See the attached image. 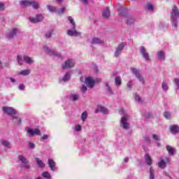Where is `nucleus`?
<instances>
[{"mask_svg":"<svg viewBox=\"0 0 179 179\" xmlns=\"http://www.w3.org/2000/svg\"><path fill=\"white\" fill-rule=\"evenodd\" d=\"M71 79V74L66 73L65 76L60 80V82H68Z\"/></svg>","mask_w":179,"mask_h":179,"instance_id":"29","label":"nucleus"},{"mask_svg":"<svg viewBox=\"0 0 179 179\" xmlns=\"http://www.w3.org/2000/svg\"><path fill=\"white\" fill-rule=\"evenodd\" d=\"M117 12H118L119 16H123V17L127 16V14L128 13V11H127V10L122 7H121L120 8H118Z\"/></svg>","mask_w":179,"mask_h":179,"instance_id":"23","label":"nucleus"},{"mask_svg":"<svg viewBox=\"0 0 179 179\" xmlns=\"http://www.w3.org/2000/svg\"><path fill=\"white\" fill-rule=\"evenodd\" d=\"M162 87L165 93H166V92H169V83H167V81H163L162 84Z\"/></svg>","mask_w":179,"mask_h":179,"instance_id":"25","label":"nucleus"},{"mask_svg":"<svg viewBox=\"0 0 179 179\" xmlns=\"http://www.w3.org/2000/svg\"><path fill=\"white\" fill-rule=\"evenodd\" d=\"M27 132L29 134V136H34V135H40L41 131L38 129H31L27 127Z\"/></svg>","mask_w":179,"mask_h":179,"instance_id":"13","label":"nucleus"},{"mask_svg":"<svg viewBox=\"0 0 179 179\" xmlns=\"http://www.w3.org/2000/svg\"><path fill=\"white\" fill-rule=\"evenodd\" d=\"M133 85H134V83H132V81H129L127 83V86L128 89L131 90V89H132Z\"/></svg>","mask_w":179,"mask_h":179,"instance_id":"49","label":"nucleus"},{"mask_svg":"<svg viewBox=\"0 0 179 179\" xmlns=\"http://www.w3.org/2000/svg\"><path fill=\"white\" fill-rule=\"evenodd\" d=\"M43 50L46 54H48V55H50L51 57L61 58V53L57 52L54 50H51L50 48H48L47 45H43Z\"/></svg>","mask_w":179,"mask_h":179,"instance_id":"7","label":"nucleus"},{"mask_svg":"<svg viewBox=\"0 0 179 179\" xmlns=\"http://www.w3.org/2000/svg\"><path fill=\"white\" fill-rule=\"evenodd\" d=\"M125 47V45H123L122 43H120L117 48L115 52V57H118L119 55H121V52L124 50V48Z\"/></svg>","mask_w":179,"mask_h":179,"instance_id":"16","label":"nucleus"},{"mask_svg":"<svg viewBox=\"0 0 179 179\" xmlns=\"http://www.w3.org/2000/svg\"><path fill=\"white\" fill-rule=\"evenodd\" d=\"M80 82H83V81L85 80V78L81 77V78H80Z\"/></svg>","mask_w":179,"mask_h":179,"instance_id":"58","label":"nucleus"},{"mask_svg":"<svg viewBox=\"0 0 179 179\" xmlns=\"http://www.w3.org/2000/svg\"><path fill=\"white\" fill-rule=\"evenodd\" d=\"M18 160L20 162H22V163H23V164H27V163H29V161L27 160V159L26 157H24L23 155H20L18 157Z\"/></svg>","mask_w":179,"mask_h":179,"instance_id":"30","label":"nucleus"},{"mask_svg":"<svg viewBox=\"0 0 179 179\" xmlns=\"http://www.w3.org/2000/svg\"><path fill=\"white\" fill-rule=\"evenodd\" d=\"M174 84L176 85V86L178 87V89L179 90V78H175L173 80Z\"/></svg>","mask_w":179,"mask_h":179,"instance_id":"48","label":"nucleus"},{"mask_svg":"<svg viewBox=\"0 0 179 179\" xmlns=\"http://www.w3.org/2000/svg\"><path fill=\"white\" fill-rule=\"evenodd\" d=\"M130 71H131V73L133 75H135L136 78L139 80L142 85H145V79L143 78V76H142V74H141V71L136 68L131 67L130 69Z\"/></svg>","mask_w":179,"mask_h":179,"instance_id":"4","label":"nucleus"},{"mask_svg":"<svg viewBox=\"0 0 179 179\" xmlns=\"http://www.w3.org/2000/svg\"><path fill=\"white\" fill-rule=\"evenodd\" d=\"M157 57L159 61H164L166 58V53L163 50L158 51L157 53Z\"/></svg>","mask_w":179,"mask_h":179,"instance_id":"18","label":"nucleus"},{"mask_svg":"<svg viewBox=\"0 0 179 179\" xmlns=\"http://www.w3.org/2000/svg\"><path fill=\"white\" fill-rule=\"evenodd\" d=\"M80 91L82 92V93H86V92H87V87H86L85 85H83L80 88Z\"/></svg>","mask_w":179,"mask_h":179,"instance_id":"45","label":"nucleus"},{"mask_svg":"<svg viewBox=\"0 0 179 179\" xmlns=\"http://www.w3.org/2000/svg\"><path fill=\"white\" fill-rule=\"evenodd\" d=\"M126 23L127 24H134L135 23V18L132 17H127Z\"/></svg>","mask_w":179,"mask_h":179,"instance_id":"32","label":"nucleus"},{"mask_svg":"<svg viewBox=\"0 0 179 179\" xmlns=\"http://www.w3.org/2000/svg\"><path fill=\"white\" fill-rule=\"evenodd\" d=\"M106 87H107V90L109 94H113V89L110 88V85H108V83H106Z\"/></svg>","mask_w":179,"mask_h":179,"instance_id":"42","label":"nucleus"},{"mask_svg":"<svg viewBox=\"0 0 179 179\" xmlns=\"http://www.w3.org/2000/svg\"><path fill=\"white\" fill-rule=\"evenodd\" d=\"M145 162L147 163V164L148 166H152V158L150 157V155H149V154H146L145 155Z\"/></svg>","mask_w":179,"mask_h":179,"instance_id":"26","label":"nucleus"},{"mask_svg":"<svg viewBox=\"0 0 179 179\" xmlns=\"http://www.w3.org/2000/svg\"><path fill=\"white\" fill-rule=\"evenodd\" d=\"M152 139H154L155 141H157V142H159V141H160V136H159L157 134H153L152 135Z\"/></svg>","mask_w":179,"mask_h":179,"instance_id":"46","label":"nucleus"},{"mask_svg":"<svg viewBox=\"0 0 179 179\" xmlns=\"http://www.w3.org/2000/svg\"><path fill=\"white\" fill-rule=\"evenodd\" d=\"M3 9H5V6L3 3H0V10H3Z\"/></svg>","mask_w":179,"mask_h":179,"instance_id":"52","label":"nucleus"},{"mask_svg":"<svg viewBox=\"0 0 179 179\" xmlns=\"http://www.w3.org/2000/svg\"><path fill=\"white\" fill-rule=\"evenodd\" d=\"M171 22L173 27H177L179 23V10L177 6H173L171 13Z\"/></svg>","mask_w":179,"mask_h":179,"instance_id":"2","label":"nucleus"},{"mask_svg":"<svg viewBox=\"0 0 179 179\" xmlns=\"http://www.w3.org/2000/svg\"><path fill=\"white\" fill-rule=\"evenodd\" d=\"M3 111H4V113L7 114V115L13 117V122H15V124H17L18 125H20L22 124V119L15 116V114H16V110H15L13 108L3 106Z\"/></svg>","mask_w":179,"mask_h":179,"instance_id":"1","label":"nucleus"},{"mask_svg":"<svg viewBox=\"0 0 179 179\" xmlns=\"http://www.w3.org/2000/svg\"><path fill=\"white\" fill-rule=\"evenodd\" d=\"M28 148L29 149H34V148H36V145H34V143H33L31 142H29L28 143Z\"/></svg>","mask_w":179,"mask_h":179,"instance_id":"47","label":"nucleus"},{"mask_svg":"<svg viewBox=\"0 0 179 179\" xmlns=\"http://www.w3.org/2000/svg\"><path fill=\"white\" fill-rule=\"evenodd\" d=\"M57 1V2H62V0H56Z\"/></svg>","mask_w":179,"mask_h":179,"instance_id":"59","label":"nucleus"},{"mask_svg":"<svg viewBox=\"0 0 179 179\" xmlns=\"http://www.w3.org/2000/svg\"><path fill=\"white\" fill-rule=\"evenodd\" d=\"M8 79H10L11 83H15V82H16V80H15V78H8Z\"/></svg>","mask_w":179,"mask_h":179,"instance_id":"54","label":"nucleus"},{"mask_svg":"<svg viewBox=\"0 0 179 179\" xmlns=\"http://www.w3.org/2000/svg\"><path fill=\"white\" fill-rule=\"evenodd\" d=\"M51 36H52V30H50V31H48V32H46V34H45L46 38H50V37H51Z\"/></svg>","mask_w":179,"mask_h":179,"instance_id":"44","label":"nucleus"},{"mask_svg":"<svg viewBox=\"0 0 179 179\" xmlns=\"http://www.w3.org/2000/svg\"><path fill=\"white\" fill-rule=\"evenodd\" d=\"M166 149L170 156H174L176 153V148L171 147V145H166Z\"/></svg>","mask_w":179,"mask_h":179,"instance_id":"21","label":"nucleus"},{"mask_svg":"<svg viewBox=\"0 0 179 179\" xmlns=\"http://www.w3.org/2000/svg\"><path fill=\"white\" fill-rule=\"evenodd\" d=\"M115 82L116 86H121V77H115Z\"/></svg>","mask_w":179,"mask_h":179,"instance_id":"38","label":"nucleus"},{"mask_svg":"<svg viewBox=\"0 0 179 179\" xmlns=\"http://www.w3.org/2000/svg\"><path fill=\"white\" fill-rule=\"evenodd\" d=\"M85 83L87 86V87H94L95 85L94 80L92 78V77H87L85 79Z\"/></svg>","mask_w":179,"mask_h":179,"instance_id":"15","label":"nucleus"},{"mask_svg":"<svg viewBox=\"0 0 179 179\" xmlns=\"http://www.w3.org/2000/svg\"><path fill=\"white\" fill-rule=\"evenodd\" d=\"M42 139L43 141H45L46 139H48V135L44 134L43 136L42 137Z\"/></svg>","mask_w":179,"mask_h":179,"instance_id":"53","label":"nucleus"},{"mask_svg":"<svg viewBox=\"0 0 179 179\" xmlns=\"http://www.w3.org/2000/svg\"><path fill=\"white\" fill-rule=\"evenodd\" d=\"M42 176H43V177H44V178H47V179L51 178V174H50L48 171L43 172L42 173Z\"/></svg>","mask_w":179,"mask_h":179,"instance_id":"40","label":"nucleus"},{"mask_svg":"<svg viewBox=\"0 0 179 179\" xmlns=\"http://www.w3.org/2000/svg\"><path fill=\"white\" fill-rule=\"evenodd\" d=\"M128 116L124 115L122 117L120 120V127L123 128V129H128L129 128V124L128 123Z\"/></svg>","mask_w":179,"mask_h":179,"instance_id":"11","label":"nucleus"},{"mask_svg":"<svg viewBox=\"0 0 179 179\" xmlns=\"http://www.w3.org/2000/svg\"><path fill=\"white\" fill-rule=\"evenodd\" d=\"M17 33V29H13L10 32H7L6 38H13V36Z\"/></svg>","mask_w":179,"mask_h":179,"instance_id":"22","label":"nucleus"},{"mask_svg":"<svg viewBox=\"0 0 179 179\" xmlns=\"http://www.w3.org/2000/svg\"><path fill=\"white\" fill-rule=\"evenodd\" d=\"M20 5L22 8H26V6H31L34 9H38V3L32 1H30L29 0H24L20 2Z\"/></svg>","mask_w":179,"mask_h":179,"instance_id":"5","label":"nucleus"},{"mask_svg":"<svg viewBox=\"0 0 179 179\" xmlns=\"http://www.w3.org/2000/svg\"><path fill=\"white\" fill-rule=\"evenodd\" d=\"M35 160L36 162L37 165L38 166V167H40L41 169H43V167L45 166V164H44V162H43V161L40 160V159L38 158H35Z\"/></svg>","mask_w":179,"mask_h":179,"instance_id":"28","label":"nucleus"},{"mask_svg":"<svg viewBox=\"0 0 179 179\" xmlns=\"http://www.w3.org/2000/svg\"><path fill=\"white\" fill-rule=\"evenodd\" d=\"M19 75H22V76H27L30 75V69L22 70L19 72Z\"/></svg>","mask_w":179,"mask_h":179,"instance_id":"31","label":"nucleus"},{"mask_svg":"<svg viewBox=\"0 0 179 179\" xmlns=\"http://www.w3.org/2000/svg\"><path fill=\"white\" fill-rule=\"evenodd\" d=\"M150 179H155V169L152 166L150 168Z\"/></svg>","mask_w":179,"mask_h":179,"instance_id":"35","label":"nucleus"},{"mask_svg":"<svg viewBox=\"0 0 179 179\" xmlns=\"http://www.w3.org/2000/svg\"><path fill=\"white\" fill-rule=\"evenodd\" d=\"M171 134H177L179 132V127L177 124H173L170 127Z\"/></svg>","mask_w":179,"mask_h":179,"instance_id":"24","label":"nucleus"},{"mask_svg":"<svg viewBox=\"0 0 179 179\" xmlns=\"http://www.w3.org/2000/svg\"><path fill=\"white\" fill-rule=\"evenodd\" d=\"M119 114H120V115H124V109H120L119 110Z\"/></svg>","mask_w":179,"mask_h":179,"instance_id":"55","label":"nucleus"},{"mask_svg":"<svg viewBox=\"0 0 179 179\" xmlns=\"http://www.w3.org/2000/svg\"><path fill=\"white\" fill-rule=\"evenodd\" d=\"M25 86L23 84H20L18 87L19 90H24Z\"/></svg>","mask_w":179,"mask_h":179,"instance_id":"50","label":"nucleus"},{"mask_svg":"<svg viewBox=\"0 0 179 179\" xmlns=\"http://www.w3.org/2000/svg\"><path fill=\"white\" fill-rule=\"evenodd\" d=\"M99 82H101V79H99Z\"/></svg>","mask_w":179,"mask_h":179,"instance_id":"60","label":"nucleus"},{"mask_svg":"<svg viewBox=\"0 0 179 179\" xmlns=\"http://www.w3.org/2000/svg\"><path fill=\"white\" fill-rule=\"evenodd\" d=\"M74 130L76 132H80V131H82V126H80V124L76 125Z\"/></svg>","mask_w":179,"mask_h":179,"instance_id":"43","label":"nucleus"},{"mask_svg":"<svg viewBox=\"0 0 179 179\" xmlns=\"http://www.w3.org/2000/svg\"><path fill=\"white\" fill-rule=\"evenodd\" d=\"M95 113L97 114L98 113H102L103 114H108V109L104 106H99L95 110Z\"/></svg>","mask_w":179,"mask_h":179,"instance_id":"17","label":"nucleus"},{"mask_svg":"<svg viewBox=\"0 0 179 179\" xmlns=\"http://www.w3.org/2000/svg\"><path fill=\"white\" fill-rule=\"evenodd\" d=\"M37 179H42V178L39 177V178H38Z\"/></svg>","mask_w":179,"mask_h":179,"instance_id":"62","label":"nucleus"},{"mask_svg":"<svg viewBox=\"0 0 179 179\" xmlns=\"http://www.w3.org/2000/svg\"><path fill=\"white\" fill-rule=\"evenodd\" d=\"M68 20L71 23V29L70 30H68L67 31V34L69 36H73L74 37H79V36H80L81 33L79 31H77L76 29H75V21L73 20V18H72V17H68Z\"/></svg>","mask_w":179,"mask_h":179,"instance_id":"3","label":"nucleus"},{"mask_svg":"<svg viewBox=\"0 0 179 179\" xmlns=\"http://www.w3.org/2000/svg\"><path fill=\"white\" fill-rule=\"evenodd\" d=\"M1 145H3V146H5V148H10V143L6 140L1 141Z\"/></svg>","mask_w":179,"mask_h":179,"instance_id":"34","label":"nucleus"},{"mask_svg":"<svg viewBox=\"0 0 179 179\" xmlns=\"http://www.w3.org/2000/svg\"><path fill=\"white\" fill-rule=\"evenodd\" d=\"M164 117L166 120H171V114L169 112H167V111L164 112Z\"/></svg>","mask_w":179,"mask_h":179,"instance_id":"39","label":"nucleus"},{"mask_svg":"<svg viewBox=\"0 0 179 179\" xmlns=\"http://www.w3.org/2000/svg\"><path fill=\"white\" fill-rule=\"evenodd\" d=\"M134 100L137 101V103H142V99L138 94H134Z\"/></svg>","mask_w":179,"mask_h":179,"instance_id":"41","label":"nucleus"},{"mask_svg":"<svg viewBox=\"0 0 179 179\" xmlns=\"http://www.w3.org/2000/svg\"><path fill=\"white\" fill-rule=\"evenodd\" d=\"M22 166L26 169L27 170H29V169H30V165H29L27 163V164H24L22 165Z\"/></svg>","mask_w":179,"mask_h":179,"instance_id":"51","label":"nucleus"},{"mask_svg":"<svg viewBox=\"0 0 179 179\" xmlns=\"http://www.w3.org/2000/svg\"><path fill=\"white\" fill-rule=\"evenodd\" d=\"M102 16L103 19H108L110 17V8L106 7L102 12Z\"/></svg>","mask_w":179,"mask_h":179,"instance_id":"20","label":"nucleus"},{"mask_svg":"<svg viewBox=\"0 0 179 179\" xmlns=\"http://www.w3.org/2000/svg\"><path fill=\"white\" fill-rule=\"evenodd\" d=\"M145 9L149 12H153V9H154L153 5L150 3H148L145 6Z\"/></svg>","mask_w":179,"mask_h":179,"instance_id":"37","label":"nucleus"},{"mask_svg":"<svg viewBox=\"0 0 179 179\" xmlns=\"http://www.w3.org/2000/svg\"><path fill=\"white\" fill-rule=\"evenodd\" d=\"M75 66V60L73 59H67L64 64L62 65V69H69Z\"/></svg>","mask_w":179,"mask_h":179,"instance_id":"8","label":"nucleus"},{"mask_svg":"<svg viewBox=\"0 0 179 179\" xmlns=\"http://www.w3.org/2000/svg\"><path fill=\"white\" fill-rule=\"evenodd\" d=\"M79 99V94H72L70 95V100H72L73 101H76V100H78Z\"/></svg>","mask_w":179,"mask_h":179,"instance_id":"33","label":"nucleus"},{"mask_svg":"<svg viewBox=\"0 0 179 179\" xmlns=\"http://www.w3.org/2000/svg\"><path fill=\"white\" fill-rule=\"evenodd\" d=\"M48 164H49V167L52 171H57V167H55V162H54V160L49 159Z\"/></svg>","mask_w":179,"mask_h":179,"instance_id":"19","label":"nucleus"},{"mask_svg":"<svg viewBox=\"0 0 179 179\" xmlns=\"http://www.w3.org/2000/svg\"><path fill=\"white\" fill-rule=\"evenodd\" d=\"M157 146H160V144H159V143H157Z\"/></svg>","mask_w":179,"mask_h":179,"instance_id":"61","label":"nucleus"},{"mask_svg":"<svg viewBox=\"0 0 179 179\" xmlns=\"http://www.w3.org/2000/svg\"><path fill=\"white\" fill-rule=\"evenodd\" d=\"M129 160V158L126 157V158H124V163H128Z\"/></svg>","mask_w":179,"mask_h":179,"instance_id":"57","label":"nucleus"},{"mask_svg":"<svg viewBox=\"0 0 179 179\" xmlns=\"http://www.w3.org/2000/svg\"><path fill=\"white\" fill-rule=\"evenodd\" d=\"M139 52L142 55L143 58L145 59V61H149L150 57H149V53L146 52V48L144 46H141L139 49Z\"/></svg>","mask_w":179,"mask_h":179,"instance_id":"12","label":"nucleus"},{"mask_svg":"<svg viewBox=\"0 0 179 179\" xmlns=\"http://www.w3.org/2000/svg\"><path fill=\"white\" fill-rule=\"evenodd\" d=\"M92 44H103V43H104V41L99 38H94L92 40Z\"/></svg>","mask_w":179,"mask_h":179,"instance_id":"27","label":"nucleus"},{"mask_svg":"<svg viewBox=\"0 0 179 179\" xmlns=\"http://www.w3.org/2000/svg\"><path fill=\"white\" fill-rule=\"evenodd\" d=\"M170 163V158L165 157L164 159H162L159 162H158V167L159 169H166L167 164Z\"/></svg>","mask_w":179,"mask_h":179,"instance_id":"9","label":"nucleus"},{"mask_svg":"<svg viewBox=\"0 0 179 179\" xmlns=\"http://www.w3.org/2000/svg\"><path fill=\"white\" fill-rule=\"evenodd\" d=\"M0 64H1V62H0Z\"/></svg>","mask_w":179,"mask_h":179,"instance_id":"63","label":"nucleus"},{"mask_svg":"<svg viewBox=\"0 0 179 179\" xmlns=\"http://www.w3.org/2000/svg\"><path fill=\"white\" fill-rule=\"evenodd\" d=\"M81 120H82L83 122H85V121H86V120H87V112L85 111L82 113Z\"/></svg>","mask_w":179,"mask_h":179,"instance_id":"36","label":"nucleus"},{"mask_svg":"<svg viewBox=\"0 0 179 179\" xmlns=\"http://www.w3.org/2000/svg\"><path fill=\"white\" fill-rule=\"evenodd\" d=\"M44 19V17L41 14L36 15V17L34 18L33 17H29V21L31 23H38V22H41Z\"/></svg>","mask_w":179,"mask_h":179,"instance_id":"14","label":"nucleus"},{"mask_svg":"<svg viewBox=\"0 0 179 179\" xmlns=\"http://www.w3.org/2000/svg\"><path fill=\"white\" fill-rule=\"evenodd\" d=\"M17 59L19 65H23V61L24 62H26V64H33L34 62V60H33V59L27 56H24L23 57H22V56L17 55Z\"/></svg>","mask_w":179,"mask_h":179,"instance_id":"6","label":"nucleus"},{"mask_svg":"<svg viewBox=\"0 0 179 179\" xmlns=\"http://www.w3.org/2000/svg\"><path fill=\"white\" fill-rule=\"evenodd\" d=\"M47 8L49 12H55V13H57V15H63V13L65 12V8L58 9L50 5L48 6Z\"/></svg>","mask_w":179,"mask_h":179,"instance_id":"10","label":"nucleus"},{"mask_svg":"<svg viewBox=\"0 0 179 179\" xmlns=\"http://www.w3.org/2000/svg\"><path fill=\"white\" fill-rule=\"evenodd\" d=\"M164 176H166V177H169L170 179H171V177H170V176L169 175V173L167 172H164Z\"/></svg>","mask_w":179,"mask_h":179,"instance_id":"56","label":"nucleus"}]
</instances>
